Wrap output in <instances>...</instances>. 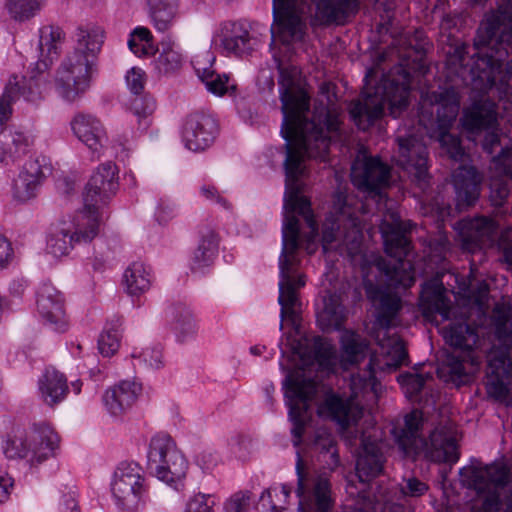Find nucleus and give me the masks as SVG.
Returning <instances> with one entry per match:
<instances>
[{
	"label": "nucleus",
	"instance_id": "nucleus-17",
	"mask_svg": "<svg viewBox=\"0 0 512 512\" xmlns=\"http://www.w3.org/2000/svg\"><path fill=\"white\" fill-rule=\"evenodd\" d=\"M397 154L393 156L395 163L409 173L422 189L428 184V152L422 134L411 130H399L396 137Z\"/></svg>",
	"mask_w": 512,
	"mask_h": 512
},
{
	"label": "nucleus",
	"instance_id": "nucleus-60",
	"mask_svg": "<svg viewBox=\"0 0 512 512\" xmlns=\"http://www.w3.org/2000/svg\"><path fill=\"white\" fill-rule=\"evenodd\" d=\"M126 84L131 93L140 94L145 86L146 75L141 68L132 67L125 76Z\"/></svg>",
	"mask_w": 512,
	"mask_h": 512
},
{
	"label": "nucleus",
	"instance_id": "nucleus-34",
	"mask_svg": "<svg viewBox=\"0 0 512 512\" xmlns=\"http://www.w3.org/2000/svg\"><path fill=\"white\" fill-rule=\"evenodd\" d=\"M68 391L66 377L54 368H47L38 380L39 396L50 407L64 401Z\"/></svg>",
	"mask_w": 512,
	"mask_h": 512
},
{
	"label": "nucleus",
	"instance_id": "nucleus-29",
	"mask_svg": "<svg viewBox=\"0 0 512 512\" xmlns=\"http://www.w3.org/2000/svg\"><path fill=\"white\" fill-rule=\"evenodd\" d=\"M382 447L380 440L363 435L356 459V474L361 482H368L382 473L385 463Z\"/></svg>",
	"mask_w": 512,
	"mask_h": 512
},
{
	"label": "nucleus",
	"instance_id": "nucleus-4",
	"mask_svg": "<svg viewBox=\"0 0 512 512\" xmlns=\"http://www.w3.org/2000/svg\"><path fill=\"white\" fill-rule=\"evenodd\" d=\"M379 292V306L377 309V324L384 330L383 336H378L379 356L371 355L366 368L352 374L350 379L351 395L343 398L329 390L317 406V414L334 421L342 430L354 425L362 416V406L359 397L376 395L379 383L376 379V370L393 371L407 364V350L404 342L396 335H389V329L394 325V319L401 308L398 296L386 292Z\"/></svg>",
	"mask_w": 512,
	"mask_h": 512
},
{
	"label": "nucleus",
	"instance_id": "nucleus-55",
	"mask_svg": "<svg viewBox=\"0 0 512 512\" xmlns=\"http://www.w3.org/2000/svg\"><path fill=\"white\" fill-rule=\"evenodd\" d=\"M470 46L461 43L452 48L448 53L447 64L452 66L456 73H460L461 70L466 69L468 63L466 62L467 56L470 53Z\"/></svg>",
	"mask_w": 512,
	"mask_h": 512
},
{
	"label": "nucleus",
	"instance_id": "nucleus-12",
	"mask_svg": "<svg viewBox=\"0 0 512 512\" xmlns=\"http://www.w3.org/2000/svg\"><path fill=\"white\" fill-rule=\"evenodd\" d=\"M99 228L95 214L77 211L50 228L46 252L55 259L66 257L75 245L90 243L98 235Z\"/></svg>",
	"mask_w": 512,
	"mask_h": 512
},
{
	"label": "nucleus",
	"instance_id": "nucleus-42",
	"mask_svg": "<svg viewBox=\"0 0 512 512\" xmlns=\"http://www.w3.org/2000/svg\"><path fill=\"white\" fill-rule=\"evenodd\" d=\"M29 146V137L20 131L4 132L0 135V163L13 162L24 154Z\"/></svg>",
	"mask_w": 512,
	"mask_h": 512
},
{
	"label": "nucleus",
	"instance_id": "nucleus-48",
	"mask_svg": "<svg viewBox=\"0 0 512 512\" xmlns=\"http://www.w3.org/2000/svg\"><path fill=\"white\" fill-rule=\"evenodd\" d=\"M291 488L288 485L273 486L264 490L260 496V505L266 512H282L287 504Z\"/></svg>",
	"mask_w": 512,
	"mask_h": 512
},
{
	"label": "nucleus",
	"instance_id": "nucleus-36",
	"mask_svg": "<svg viewBox=\"0 0 512 512\" xmlns=\"http://www.w3.org/2000/svg\"><path fill=\"white\" fill-rule=\"evenodd\" d=\"M347 318V309L339 293L327 292L323 308L317 312V323L323 331L341 330Z\"/></svg>",
	"mask_w": 512,
	"mask_h": 512
},
{
	"label": "nucleus",
	"instance_id": "nucleus-61",
	"mask_svg": "<svg viewBox=\"0 0 512 512\" xmlns=\"http://www.w3.org/2000/svg\"><path fill=\"white\" fill-rule=\"evenodd\" d=\"M200 196L205 200L220 204L223 208L228 209L229 204L227 200L219 193L218 189L211 184H203L199 189Z\"/></svg>",
	"mask_w": 512,
	"mask_h": 512
},
{
	"label": "nucleus",
	"instance_id": "nucleus-37",
	"mask_svg": "<svg viewBox=\"0 0 512 512\" xmlns=\"http://www.w3.org/2000/svg\"><path fill=\"white\" fill-rule=\"evenodd\" d=\"M219 249L218 234L211 228L200 231L196 249L190 258V268L193 272L203 273L214 262Z\"/></svg>",
	"mask_w": 512,
	"mask_h": 512
},
{
	"label": "nucleus",
	"instance_id": "nucleus-2",
	"mask_svg": "<svg viewBox=\"0 0 512 512\" xmlns=\"http://www.w3.org/2000/svg\"><path fill=\"white\" fill-rule=\"evenodd\" d=\"M335 215L328 216L323 223L322 249L324 253L332 251L347 257L355 266H359L368 295L375 285L379 288L411 287L415 282L412 261L411 241L406 234L412 223L403 221L398 211L388 209L380 223V232L386 254L392 260H386L375 253L363 251L362 221L341 195L334 204Z\"/></svg>",
	"mask_w": 512,
	"mask_h": 512
},
{
	"label": "nucleus",
	"instance_id": "nucleus-7",
	"mask_svg": "<svg viewBox=\"0 0 512 512\" xmlns=\"http://www.w3.org/2000/svg\"><path fill=\"white\" fill-rule=\"evenodd\" d=\"M102 43L100 30L81 27L76 30V47L62 61L54 80L55 91L64 102L77 101L90 88L95 58Z\"/></svg>",
	"mask_w": 512,
	"mask_h": 512
},
{
	"label": "nucleus",
	"instance_id": "nucleus-22",
	"mask_svg": "<svg viewBox=\"0 0 512 512\" xmlns=\"http://www.w3.org/2000/svg\"><path fill=\"white\" fill-rule=\"evenodd\" d=\"M212 43L222 54L235 57L248 56L257 46V40L239 21L221 23L213 34Z\"/></svg>",
	"mask_w": 512,
	"mask_h": 512
},
{
	"label": "nucleus",
	"instance_id": "nucleus-45",
	"mask_svg": "<svg viewBox=\"0 0 512 512\" xmlns=\"http://www.w3.org/2000/svg\"><path fill=\"white\" fill-rule=\"evenodd\" d=\"M121 325L120 318L106 323L98 338V350L102 356L111 357L118 351L122 336Z\"/></svg>",
	"mask_w": 512,
	"mask_h": 512
},
{
	"label": "nucleus",
	"instance_id": "nucleus-63",
	"mask_svg": "<svg viewBox=\"0 0 512 512\" xmlns=\"http://www.w3.org/2000/svg\"><path fill=\"white\" fill-rule=\"evenodd\" d=\"M176 215V207L173 203L161 201L156 207L155 218L158 223L165 224Z\"/></svg>",
	"mask_w": 512,
	"mask_h": 512
},
{
	"label": "nucleus",
	"instance_id": "nucleus-14",
	"mask_svg": "<svg viewBox=\"0 0 512 512\" xmlns=\"http://www.w3.org/2000/svg\"><path fill=\"white\" fill-rule=\"evenodd\" d=\"M110 491L118 510L135 512L144 507L149 487L142 467L136 462H121L112 475Z\"/></svg>",
	"mask_w": 512,
	"mask_h": 512
},
{
	"label": "nucleus",
	"instance_id": "nucleus-30",
	"mask_svg": "<svg viewBox=\"0 0 512 512\" xmlns=\"http://www.w3.org/2000/svg\"><path fill=\"white\" fill-rule=\"evenodd\" d=\"M483 177L472 165H460L453 171L452 183L459 209L473 206L479 199Z\"/></svg>",
	"mask_w": 512,
	"mask_h": 512
},
{
	"label": "nucleus",
	"instance_id": "nucleus-52",
	"mask_svg": "<svg viewBox=\"0 0 512 512\" xmlns=\"http://www.w3.org/2000/svg\"><path fill=\"white\" fill-rule=\"evenodd\" d=\"M17 84V75H12L5 85L4 91L0 97V124L6 123L12 116L13 104L17 100L14 95L15 86H17Z\"/></svg>",
	"mask_w": 512,
	"mask_h": 512
},
{
	"label": "nucleus",
	"instance_id": "nucleus-10",
	"mask_svg": "<svg viewBox=\"0 0 512 512\" xmlns=\"http://www.w3.org/2000/svg\"><path fill=\"white\" fill-rule=\"evenodd\" d=\"M445 342L455 351L446 353L437 367L438 377L446 383L460 385L467 376L463 362L470 359L472 350L479 341L477 328L466 322H453L442 329Z\"/></svg>",
	"mask_w": 512,
	"mask_h": 512
},
{
	"label": "nucleus",
	"instance_id": "nucleus-15",
	"mask_svg": "<svg viewBox=\"0 0 512 512\" xmlns=\"http://www.w3.org/2000/svg\"><path fill=\"white\" fill-rule=\"evenodd\" d=\"M148 469L162 482L174 488L185 477L188 462L167 434L153 436L147 452Z\"/></svg>",
	"mask_w": 512,
	"mask_h": 512
},
{
	"label": "nucleus",
	"instance_id": "nucleus-57",
	"mask_svg": "<svg viewBox=\"0 0 512 512\" xmlns=\"http://www.w3.org/2000/svg\"><path fill=\"white\" fill-rule=\"evenodd\" d=\"M428 491V485L416 477L403 479L400 485L399 493L401 497H420Z\"/></svg>",
	"mask_w": 512,
	"mask_h": 512
},
{
	"label": "nucleus",
	"instance_id": "nucleus-53",
	"mask_svg": "<svg viewBox=\"0 0 512 512\" xmlns=\"http://www.w3.org/2000/svg\"><path fill=\"white\" fill-rule=\"evenodd\" d=\"M502 504L505 506V512H512V488L507 491L503 500L496 492L488 494L481 509L473 512H500Z\"/></svg>",
	"mask_w": 512,
	"mask_h": 512
},
{
	"label": "nucleus",
	"instance_id": "nucleus-25",
	"mask_svg": "<svg viewBox=\"0 0 512 512\" xmlns=\"http://www.w3.org/2000/svg\"><path fill=\"white\" fill-rule=\"evenodd\" d=\"M36 305L45 325L56 332L67 330L68 319L64 298L60 291L50 284L42 285L37 291Z\"/></svg>",
	"mask_w": 512,
	"mask_h": 512
},
{
	"label": "nucleus",
	"instance_id": "nucleus-35",
	"mask_svg": "<svg viewBox=\"0 0 512 512\" xmlns=\"http://www.w3.org/2000/svg\"><path fill=\"white\" fill-rule=\"evenodd\" d=\"M65 38L64 31L57 26H46L40 30V59L34 64L37 70L46 72L58 58Z\"/></svg>",
	"mask_w": 512,
	"mask_h": 512
},
{
	"label": "nucleus",
	"instance_id": "nucleus-21",
	"mask_svg": "<svg viewBox=\"0 0 512 512\" xmlns=\"http://www.w3.org/2000/svg\"><path fill=\"white\" fill-rule=\"evenodd\" d=\"M486 390L489 397L512 405V359L506 350L493 348L487 355Z\"/></svg>",
	"mask_w": 512,
	"mask_h": 512
},
{
	"label": "nucleus",
	"instance_id": "nucleus-27",
	"mask_svg": "<svg viewBox=\"0 0 512 512\" xmlns=\"http://www.w3.org/2000/svg\"><path fill=\"white\" fill-rule=\"evenodd\" d=\"M73 135L99 158L106 148L108 137L103 123L88 113L76 114L70 122Z\"/></svg>",
	"mask_w": 512,
	"mask_h": 512
},
{
	"label": "nucleus",
	"instance_id": "nucleus-33",
	"mask_svg": "<svg viewBox=\"0 0 512 512\" xmlns=\"http://www.w3.org/2000/svg\"><path fill=\"white\" fill-rule=\"evenodd\" d=\"M169 325L179 344H188L196 338L197 322L192 310L185 304L179 303L171 308Z\"/></svg>",
	"mask_w": 512,
	"mask_h": 512
},
{
	"label": "nucleus",
	"instance_id": "nucleus-58",
	"mask_svg": "<svg viewBox=\"0 0 512 512\" xmlns=\"http://www.w3.org/2000/svg\"><path fill=\"white\" fill-rule=\"evenodd\" d=\"M497 246L501 253L499 260L506 264L508 270H512V229L503 231L497 240Z\"/></svg>",
	"mask_w": 512,
	"mask_h": 512
},
{
	"label": "nucleus",
	"instance_id": "nucleus-40",
	"mask_svg": "<svg viewBox=\"0 0 512 512\" xmlns=\"http://www.w3.org/2000/svg\"><path fill=\"white\" fill-rule=\"evenodd\" d=\"M161 51L154 61V69L159 75H169L178 71L183 64V55L179 45L169 36L161 42Z\"/></svg>",
	"mask_w": 512,
	"mask_h": 512
},
{
	"label": "nucleus",
	"instance_id": "nucleus-43",
	"mask_svg": "<svg viewBox=\"0 0 512 512\" xmlns=\"http://www.w3.org/2000/svg\"><path fill=\"white\" fill-rule=\"evenodd\" d=\"M46 0H4V8L11 19L26 22L36 17Z\"/></svg>",
	"mask_w": 512,
	"mask_h": 512
},
{
	"label": "nucleus",
	"instance_id": "nucleus-38",
	"mask_svg": "<svg viewBox=\"0 0 512 512\" xmlns=\"http://www.w3.org/2000/svg\"><path fill=\"white\" fill-rule=\"evenodd\" d=\"M420 300L424 311L438 314L443 320L450 319L451 302L442 283L436 280L425 282L422 285Z\"/></svg>",
	"mask_w": 512,
	"mask_h": 512
},
{
	"label": "nucleus",
	"instance_id": "nucleus-9",
	"mask_svg": "<svg viewBox=\"0 0 512 512\" xmlns=\"http://www.w3.org/2000/svg\"><path fill=\"white\" fill-rule=\"evenodd\" d=\"M431 103L435 107L436 116L433 117L432 111L426 123L424 112L421 111L419 125L429 138L435 139L440 144L451 159L461 160L465 154L461 140L450 133L460 110L459 93L454 88H445L433 94Z\"/></svg>",
	"mask_w": 512,
	"mask_h": 512
},
{
	"label": "nucleus",
	"instance_id": "nucleus-41",
	"mask_svg": "<svg viewBox=\"0 0 512 512\" xmlns=\"http://www.w3.org/2000/svg\"><path fill=\"white\" fill-rule=\"evenodd\" d=\"M126 290L130 295H140L148 291L152 284L150 267L143 262H133L124 272Z\"/></svg>",
	"mask_w": 512,
	"mask_h": 512
},
{
	"label": "nucleus",
	"instance_id": "nucleus-32",
	"mask_svg": "<svg viewBox=\"0 0 512 512\" xmlns=\"http://www.w3.org/2000/svg\"><path fill=\"white\" fill-rule=\"evenodd\" d=\"M18 84L15 86L14 95L33 106H38L44 100L45 94L49 88L50 81L48 74L36 69V65L31 69L30 76H17Z\"/></svg>",
	"mask_w": 512,
	"mask_h": 512
},
{
	"label": "nucleus",
	"instance_id": "nucleus-62",
	"mask_svg": "<svg viewBox=\"0 0 512 512\" xmlns=\"http://www.w3.org/2000/svg\"><path fill=\"white\" fill-rule=\"evenodd\" d=\"M218 455L210 450H203L197 454L195 462L203 472L211 471L218 463Z\"/></svg>",
	"mask_w": 512,
	"mask_h": 512
},
{
	"label": "nucleus",
	"instance_id": "nucleus-26",
	"mask_svg": "<svg viewBox=\"0 0 512 512\" xmlns=\"http://www.w3.org/2000/svg\"><path fill=\"white\" fill-rule=\"evenodd\" d=\"M214 62L215 56L210 51H205L197 55L192 63L198 78L209 93L217 97L234 96L237 91V83L229 74L217 73L213 69Z\"/></svg>",
	"mask_w": 512,
	"mask_h": 512
},
{
	"label": "nucleus",
	"instance_id": "nucleus-47",
	"mask_svg": "<svg viewBox=\"0 0 512 512\" xmlns=\"http://www.w3.org/2000/svg\"><path fill=\"white\" fill-rule=\"evenodd\" d=\"M127 44L130 51L138 57L151 56L157 50L151 31L144 26H137L131 31Z\"/></svg>",
	"mask_w": 512,
	"mask_h": 512
},
{
	"label": "nucleus",
	"instance_id": "nucleus-6",
	"mask_svg": "<svg viewBox=\"0 0 512 512\" xmlns=\"http://www.w3.org/2000/svg\"><path fill=\"white\" fill-rule=\"evenodd\" d=\"M410 73L398 67L383 74L373 91L362 93V98L351 102L349 115L362 131L379 120L387 108L393 118L399 117L409 105Z\"/></svg>",
	"mask_w": 512,
	"mask_h": 512
},
{
	"label": "nucleus",
	"instance_id": "nucleus-16",
	"mask_svg": "<svg viewBox=\"0 0 512 512\" xmlns=\"http://www.w3.org/2000/svg\"><path fill=\"white\" fill-rule=\"evenodd\" d=\"M463 129L471 135L484 134L481 147L487 154H493L495 148L501 144L503 132L499 127L498 113L494 102L489 100H476L463 110L461 116Z\"/></svg>",
	"mask_w": 512,
	"mask_h": 512
},
{
	"label": "nucleus",
	"instance_id": "nucleus-13",
	"mask_svg": "<svg viewBox=\"0 0 512 512\" xmlns=\"http://www.w3.org/2000/svg\"><path fill=\"white\" fill-rule=\"evenodd\" d=\"M298 512H329L334 505L329 474L309 466L296 452Z\"/></svg>",
	"mask_w": 512,
	"mask_h": 512
},
{
	"label": "nucleus",
	"instance_id": "nucleus-49",
	"mask_svg": "<svg viewBox=\"0 0 512 512\" xmlns=\"http://www.w3.org/2000/svg\"><path fill=\"white\" fill-rule=\"evenodd\" d=\"M134 365H140L148 369H160L163 367V354L160 347L134 348L131 353Z\"/></svg>",
	"mask_w": 512,
	"mask_h": 512
},
{
	"label": "nucleus",
	"instance_id": "nucleus-64",
	"mask_svg": "<svg viewBox=\"0 0 512 512\" xmlns=\"http://www.w3.org/2000/svg\"><path fill=\"white\" fill-rule=\"evenodd\" d=\"M14 256V251L10 241L0 235V269L7 267V265L12 261Z\"/></svg>",
	"mask_w": 512,
	"mask_h": 512
},
{
	"label": "nucleus",
	"instance_id": "nucleus-3",
	"mask_svg": "<svg viewBox=\"0 0 512 512\" xmlns=\"http://www.w3.org/2000/svg\"><path fill=\"white\" fill-rule=\"evenodd\" d=\"M339 343V355L328 339L319 336L311 342L304 339L292 344L293 355L300 359L301 366L286 376L283 389L295 447L302 443L305 429L312 419L311 403L324 389L320 377L334 373L338 366L347 370L370 353L368 340L352 330L344 329Z\"/></svg>",
	"mask_w": 512,
	"mask_h": 512
},
{
	"label": "nucleus",
	"instance_id": "nucleus-1",
	"mask_svg": "<svg viewBox=\"0 0 512 512\" xmlns=\"http://www.w3.org/2000/svg\"><path fill=\"white\" fill-rule=\"evenodd\" d=\"M279 94L283 120L280 134L285 140L283 168L285 171L284 219L282 247L278 259L280 329L283 320L295 319L300 305L298 290L305 286V276L299 272L300 227L297 215L302 216L310 229L306 236V250H316L318 226L310 200L302 195V178L307 173V158L328 160L330 144L341 140L343 132L342 109L336 104L316 105L309 116L310 97L299 68L278 63Z\"/></svg>",
	"mask_w": 512,
	"mask_h": 512
},
{
	"label": "nucleus",
	"instance_id": "nucleus-39",
	"mask_svg": "<svg viewBox=\"0 0 512 512\" xmlns=\"http://www.w3.org/2000/svg\"><path fill=\"white\" fill-rule=\"evenodd\" d=\"M308 447L311 452L319 455V461L325 462L327 469L330 471L339 466L340 459L336 450V442L328 429L323 427L316 429Z\"/></svg>",
	"mask_w": 512,
	"mask_h": 512
},
{
	"label": "nucleus",
	"instance_id": "nucleus-8",
	"mask_svg": "<svg viewBox=\"0 0 512 512\" xmlns=\"http://www.w3.org/2000/svg\"><path fill=\"white\" fill-rule=\"evenodd\" d=\"M422 413L413 410L404 417L402 427H394L393 434L403 455L415 458L421 453L434 462L455 464L460 457L457 445L458 431L451 421L440 423L429 435V441L422 438Z\"/></svg>",
	"mask_w": 512,
	"mask_h": 512
},
{
	"label": "nucleus",
	"instance_id": "nucleus-31",
	"mask_svg": "<svg viewBox=\"0 0 512 512\" xmlns=\"http://www.w3.org/2000/svg\"><path fill=\"white\" fill-rule=\"evenodd\" d=\"M141 391L137 381L122 380L105 391L103 404L111 416H120L135 403Z\"/></svg>",
	"mask_w": 512,
	"mask_h": 512
},
{
	"label": "nucleus",
	"instance_id": "nucleus-5",
	"mask_svg": "<svg viewBox=\"0 0 512 512\" xmlns=\"http://www.w3.org/2000/svg\"><path fill=\"white\" fill-rule=\"evenodd\" d=\"M479 42L471 56L469 73L475 90L487 93L500 76L501 82H512V0H500L497 8L485 15L478 31Z\"/></svg>",
	"mask_w": 512,
	"mask_h": 512
},
{
	"label": "nucleus",
	"instance_id": "nucleus-20",
	"mask_svg": "<svg viewBox=\"0 0 512 512\" xmlns=\"http://www.w3.org/2000/svg\"><path fill=\"white\" fill-rule=\"evenodd\" d=\"M459 480L462 486L481 494L491 488L506 486L511 480V474L504 464L482 465L479 460L472 458L469 465L459 469Z\"/></svg>",
	"mask_w": 512,
	"mask_h": 512
},
{
	"label": "nucleus",
	"instance_id": "nucleus-54",
	"mask_svg": "<svg viewBox=\"0 0 512 512\" xmlns=\"http://www.w3.org/2000/svg\"><path fill=\"white\" fill-rule=\"evenodd\" d=\"M216 498L213 494L197 493L191 496L184 512H214Z\"/></svg>",
	"mask_w": 512,
	"mask_h": 512
},
{
	"label": "nucleus",
	"instance_id": "nucleus-19",
	"mask_svg": "<svg viewBox=\"0 0 512 512\" xmlns=\"http://www.w3.org/2000/svg\"><path fill=\"white\" fill-rule=\"evenodd\" d=\"M390 166L379 156H371L360 150L351 166V181L359 190L379 194L389 185Z\"/></svg>",
	"mask_w": 512,
	"mask_h": 512
},
{
	"label": "nucleus",
	"instance_id": "nucleus-28",
	"mask_svg": "<svg viewBox=\"0 0 512 512\" xmlns=\"http://www.w3.org/2000/svg\"><path fill=\"white\" fill-rule=\"evenodd\" d=\"M45 159H29L23 165L19 175L13 181L12 193L14 199L19 202H27L37 195L50 167Z\"/></svg>",
	"mask_w": 512,
	"mask_h": 512
},
{
	"label": "nucleus",
	"instance_id": "nucleus-23",
	"mask_svg": "<svg viewBox=\"0 0 512 512\" xmlns=\"http://www.w3.org/2000/svg\"><path fill=\"white\" fill-rule=\"evenodd\" d=\"M454 229L458 232L463 247L473 251L492 246L496 241L498 226L493 219L479 216L456 222Z\"/></svg>",
	"mask_w": 512,
	"mask_h": 512
},
{
	"label": "nucleus",
	"instance_id": "nucleus-44",
	"mask_svg": "<svg viewBox=\"0 0 512 512\" xmlns=\"http://www.w3.org/2000/svg\"><path fill=\"white\" fill-rule=\"evenodd\" d=\"M148 15L156 31L167 32L174 27L179 18V1L150 8Z\"/></svg>",
	"mask_w": 512,
	"mask_h": 512
},
{
	"label": "nucleus",
	"instance_id": "nucleus-59",
	"mask_svg": "<svg viewBox=\"0 0 512 512\" xmlns=\"http://www.w3.org/2000/svg\"><path fill=\"white\" fill-rule=\"evenodd\" d=\"M251 503L249 491L237 492L224 505V512H248Z\"/></svg>",
	"mask_w": 512,
	"mask_h": 512
},
{
	"label": "nucleus",
	"instance_id": "nucleus-18",
	"mask_svg": "<svg viewBox=\"0 0 512 512\" xmlns=\"http://www.w3.org/2000/svg\"><path fill=\"white\" fill-rule=\"evenodd\" d=\"M118 170L113 162L100 164L90 177L83 192V209L80 212L96 215L100 222L99 209L116 194L118 183Z\"/></svg>",
	"mask_w": 512,
	"mask_h": 512
},
{
	"label": "nucleus",
	"instance_id": "nucleus-50",
	"mask_svg": "<svg viewBox=\"0 0 512 512\" xmlns=\"http://www.w3.org/2000/svg\"><path fill=\"white\" fill-rule=\"evenodd\" d=\"M431 375L429 373L426 374H413V373H405L398 377V382L402 387V390L406 397L411 400L416 399V397L420 394L427 379H430Z\"/></svg>",
	"mask_w": 512,
	"mask_h": 512
},
{
	"label": "nucleus",
	"instance_id": "nucleus-51",
	"mask_svg": "<svg viewBox=\"0 0 512 512\" xmlns=\"http://www.w3.org/2000/svg\"><path fill=\"white\" fill-rule=\"evenodd\" d=\"M156 109V103L153 97L145 96L136 98L133 101V110L137 117L139 129L142 131L147 130L151 124L150 116Z\"/></svg>",
	"mask_w": 512,
	"mask_h": 512
},
{
	"label": "nucleus",
	"instance_id": "nucleus-24",
	"mask_svg": "<svg viewBox=\"0 0 512 512\" xmlns=\"http://www.w3.org/2000/svg\"><path fill=\"white\" fill-rule=\"evenodd\" d=\"M217 131V123L212 116L193 113L186 118L183 124L182 142L190 151H204L214 142Z\"/></svg>",
	"mask_w": 512,
	"mask_h": 512
},
{
	"label": "nucleus",
	"instance_id": "nucleus-11",
	"mask_svg": "<svg viewBox=\"0 0 512 512\" xmlns=\"http://www.w3.org/2000/svg\"><path fill=\"white\" fill-rule=\"evenodd\" d=\"M59 437L47 423L34 424L28 434H9L2 441V451L8 459H24L35 467L55 455Z\"/></svg>",
	"mask_w": 512,
	"mask_h": 512
},
{
	"label": "nucleus",
	"instance_id": "nucleus-56",
	"mask_svg": "<svg viewBox=\"0 0 512 512\" xmlns=\"http://www.w3.org/2000/svg\"><path fill=\"white\" fill-rule=\"evenodd\" d=\"M510 195V187L507 181L495 178L490 186V199L495 207H502Z\"/></svg>",
	"mask_w": 512,
	"mask_h": 512
},
{
	"label": "nucleus",
	"instance_id": "nucleus-46",
	"mask_svg": "<svg viewBox=\"0 0 512 512\" xmlns=\"http://www.w3.org/2000/svg\"><path fill=\"white\" fill-rule=\"evenodd\" d=\"M503 140V136H501V144L495 148L493 153L498 148L499 152L491 158L489 170L495 178L507 177L512 179V142L505 143Z\"/></svg>",
	"mask_w": 512,
	"mask_h": 512
}]
</instances>
